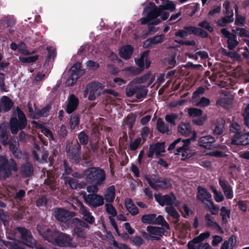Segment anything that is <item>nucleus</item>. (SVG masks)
<instances>
[{"label": "nucleus", "mask_w": 249, "mask_h": 249, "mask_svg": "<svg viewBox=\"0 0 249 249\" xmlns=\"http://www.w3.org/2000/svg\"><path fill=\"white\" fill-rule=\"evenodd\" d=\"M4 53L2 51L0 52V71H4L7 69L10 63L6 60L3 59Z\"/></svg>", "instance_id": "53"}, {"label": "nucleus", "mask_w": 249, "mask_h": 249, "mask_svg": "<svg viewBox=\"0 0 249 249\" xmlns=\"http://www.w3.org/2000/svg\"><path fill=\"white\" fill-rule=\"evenodd\" d=\"M0 219L5 227L8 225L9 216L3 210H0Z\"/></svg>", "instance_id": "58"}, {"label": "nucleus", "mask_w": 249, "mask_h": 249, "mask_svg": "<svg viewBox=\"0 0 249 249\" xmlns=\"http://www.w3.org/2000/svg\"><path fill=\"white\" fill-rule=\"evenodd\" d=\"M84 198L86 203L93 207H97L104 204V197L97 194L86 195L84 193Z\"/></svg>", "instance_id": "12"}, {"label": "nucleus", "mask_w": 249, "mask_h": 249, "mask_svg": "<svg viewBox=\"0 0 249 249\" xmlns=\"http://www.w3.org/2000/svg\"><path fill=\"white\" fill-rule=\"evenodd\" d=\"M148 92V90L144 86L137 85L136 91V97L138 99H142L145 97Z\"/></svg>", "instance_id": "41"}, {"label": "nucleus", "mask_w": 249, "mask_h": 249, "mask_svg": "<svg viewBox=\"0 0 249 249\" xmlns=\"http://www.w3.org/2000/svg\"><path fill=\"white\" fill-rule=\"evenodd\" d=\"M72 223L75 225V226H78L82 229H88L89 228L88 224L84 221L79 220L78 218H74L72 219Z\"/></svg>", "instance_id": "57"}, {"label": "nucleus", "mask_w": 249, "mask_h": 249, "mask_svg": "<svg viewBox=\"0 0 249 249\" xmlns=\"http://www.w3.org/2000/svg\"><path fill=\"white\" fill-rule=\"evenodd\" d=\"M215 142V138L211 136L207 135L201 137L198 141L200 146L204 147L206 149H211L212 144Z\"/></svg>", "instance_id": "26"}, {"label": "nucleus", "mask_w": 249, "mask_h": 249, "mask_svg": "<svg viewBox=\"0 0 249 249\" xmlns=\"http://www.w3.org/2000/svg\"><path fill=\"white\" fill-rule=\"evenodd\" d=\"M36 229L39 234L48 242L62 247L75 248L77 243L69 234L59 232L55 229L50 230L43 227L41 225H37Z\"/></svg>", "instance_id": "2"}, {"label": "nucleus", "mask_w": 249, "mask_h": 249, "mask_svg": "<svg viewBox=\"0 0 249 249\" xmlns=\"http://www.w3.org/2000/svg\"><path fill=\"white\" fill-rule=\"evenodd\" d=\"M34 159L38 162L42 163L48 161L49 154L47 151L40 148L39 145L35 144L32 151Z\"/></svg>", "instance_id": "13"}, {"label": "nucleus", "mask_w": 249, "mask_h": 249, "mask_svg": "<svg viewBox=\"0 0 249 249\" xmlns=\"http://www.w3.org/2000/svg\"><path fill=\"white\" fill-rule=\"evenodd\" d=\"M1 107L4 112L8 111L12 108L13 103L7 96H3L0 100Z\"/></svg>", "instance_id": "37"}, {"label": "nucleus", "mask_w": 249, "mask_h": 249, "mask_svg": "<svg viewBox=\"0 0 249 249\" xmlns=\"http://www.w3.org/2000/svg\"><path fill=\"white\" fill-rule=\"evenodd\" d=\"M233 98L231 95H226L224 97H221L216 102L218 106L228 108L232 103Z\"/></svg>", "instance_id": "35"}, {"label": "nucleus", "mask_w": 249, "mask_h": 249, "mask_svg": "<svg viewBox=\"0 0 249 249\" xmlns=\"http://www.w3.org/2000/svg\"><path fill=\"white\" fill-rule=\"evenodd\" d=\"M221 53L223 55L228 56L233 61L240 62L242 60L241 56L237 52L229 51L222 48Z\"/></svg>", "instance_id": "36"}, {"label": "nucleus", "mask_w": 249, "mask_h": 249, "mask_svg": "<svg viewBox=\"0 0 249 249\" xmlns=\"http://www.w3.org/2000/svg\"><path fill=\"white\" fill-rule=\"evenodd\" d=\"M133 52V48L130 45H127L120 49L119 53L121 57L127 59L129 58Z\"/></svg>", "instance_id": "33"}, {"label": "nucleus", "mask_w": 249, "mask_h": 249, "mask_svg": "<svg viewBox=\"0 0 249 249\" xmlns=\"http://www.w3.org/2000/svg\"><path fill=\"white\" fill-rule=\"evenodd\" d=\"M54 216L57 220L67 223L72 217L73 214L72 213L69 212L63 209L57 208L54 211Z\"/></svg>", "instance_id": "17"}, {"label": "nucleus", "mask_w": 249, "mask_h": 249, "mask_svg": "<svg viewBox=\"0 0 249 249\" xmlns=\"http://www.w3.org/2000/svg\"><path fill=\"white\" fill-rule=\"evenodd\" d=\"M79 117L75 114H72L70 119L69 124L71 130L75 129L79 124Z\"/></svg>", "instance_id": "45"}, {"label": "nucleus", "mask_w": 249, "mask_h": 249, "mask_svg": "<svg viewBox=\"0 0 249 249\" xmlns=\"http://www.w3.org/2000/svg\"><path fill=\"white\" fill-rule=\"evenodd\" d=\"M221 32L227 39V47L229 49L232 50L238 45L239 42L237 40L236 36L235 35L231 33L225 28L221 29Z\"/></svg>", "instance_id": "16"}, {"label": "nucleus", "mask_w": 249, "mask_h": 249, "mask_svg": "<svg viewBox=\"0 0 249 249\" xmlns=\"http://www.w3.org/2000/svg\"><path fill=\"white\" fill-rule=\"evenodd\" d=\"M22 37L23 40L29 43L30 45L34 46L36 42L39 41L41 36H40V34L39 32H37L33 36L25 35Z\"/></svg>", "instance_id": "40"}, {"label": "nucleus", "mask_w": 249, "mask_h": 249, "mask_svg": "<svg viewBox=\"0 0 249 249\" xmlns=\"http://www.w3.org/2000/svg\"><path fill=\"white\" fill-rule=\"evenodd\" d=\"M190 140H181V138H178L172 143L168 148V150H171L174 149L177 145L181 143L180 146H177V154H181L183 157H185L187 154L186 151L189 148V144L190 143Z\"/></svg>", "instance_id": "11"}, {"label": "nucleus", "mask_w": 249, "mask_h": 249, "mask_svg": "<svg viewBox=\"0 0 249 249\" xmlns=\"http://www.w3.org/2000/svg\"><path fill=\"white\" fill-rule=\"evenodd\" d=\"M197 190L198 193L196 195L197 199L205 204H207L205 202L208 203V201L211 200L212 195L206 188L199 186Z\"/></svg>", "instance_id": "22"}, {"label": "nucleus", "mask_w": 249, "mask_h": 249, "mask_svg": "<svg viewBox=\"0 0 249 249\" xmlns=\"http://www.w3.org/2000/svg\"><path fill=\"white\" fill-rule=\"evenodd\" d=\"M65 178V183L68 184L71 188L74 189L77 188V184L76 179L70 177Z\"/></svg>", "instance_id": "63"}, {"label": "nucleus", "mask_w": 249, "mask_h": 249, "mask_svg": "<svg viewBox=\"0 0 249 249\" xmlns=\"http://www.w3.org/2000/svg\"><path fill=\"white\" fill-rule=\"evenodd\" d=\"M137 88V85H132L128 84L125 89V92L127 96L132 97L134 94H136V91Z\"/></svg>", "instance_id": "51"}, {"label": "nucleus", "mask_w": 249, "mask_h": 249, "mask_svg": "<svg viewBox=\"0 0 249 249\" xmlns=\"http://www.w3.org/2000/svg\"><path fill=\"white\" fill-rule=\"evenodd\" d=\"M156 152V156L157 157L160 155L161 153L165 152V143L157 142L154 145H152Z\"/></svg>", "instance_id": "44"}, {"label": "nucleus", "mask_w": 249, "mask_h": 249, "mask_svg": "<svg viewBox=\"0 0 249 249\" xmlns=\"http://www.w3.org/2000/svg\"><path fill=\"white\" fill-rule=\"evenodd\" d=\"M110 237L111 244L112 245L113 247L117 248L119 249H130L129 247L125 244L118 243L115 240L114 237L112 235H110Z\"/></svg>", "instance_id": "52"}, {"label": "nucleus", "mask_w": 249, "mask_h": 249, "mask_svg": "<svg viewBox=\"0 0 249 249\" xmlns=\"http://www.w3.org/2000/svg\"><path fill=\"white\" fill-rule=\"evenodd\" d=\"M220 216L222 217L221 223L223 225L227 224L230 219L231 210L225 206H222L220 209Z\"/></svg>", "instance_id": "38"}, {"label": "nucleus", "mask_w": 249, "mask_h": 249, "mask_svg": "<svg viewBox=\"0 0 249 249\" xmlns=\"http://www.w3.org/2000/svg\"><path fill=\"white\" fill-rule=\"evenodd\" d=\"M105 207L107 213L111 217H115L117 215V212L113 206L110 203H106Z\"/></svg>", "instance_id": "48"}, {"label": "nucleus", "mask_w": 249, "mask_h": 249, "mask_svg": "<svg viewBox=\"0 0 249 249\" xmlns=\"http://www.w3.org/2000/svg\"><path fill=\"white\" fill-rule=\"evenodd\" d=\"M74 232L78 238H85L86 237V231L78 226H75Z\"/></svg>", "instance_id": "54"}, {"label": "nucleus", "mask_w": 249, "mask_h": 249, "mask_svg": "<svg viewBox=\"0 0 249 249\" xmlns=\"http://www.w3.org/2000/svg\"><path fill=\"white\" fill-rule=\"evenodd\" d=\"M80 150L81 146L78 143L75 144L71 150H67L72 162H78L79 161Z\"/></svg>", "instance_id": "23"}, {"label": "nucleus", "mask_w": 249, "mask_h": 249, "mask_svg": "<svg viewBox=\"0 0 249 249\" xmlns=\"http://www.w3.org/2000/svg\"><path fill=\"white\" fill-rule=\"evenodd\" d=\"M206 226L213 230H216L221 233H224V231L219 225L214 220V218L209 213H206L205 216Z\"/></svg>", "instance_id": "19"}, {"label": "nucleus", "mask_w": 249, "mask_h": 249, "mask_svg": "<svg viewBox=\"0 0 249 249\" xmlns=\"http://www.w3.org/2000/svg\"><path fill=\"white\" fill-rule=\"evenodd\" d=\"M178 115L175 113H171L166 115L165 117V121L175 125L176 124V120L178 118Z\"/></svg>", "instance_id": "56"}, {"label": "nucleus", "mask_w": 249, "mask_h": 249, "mask_svg": "<svg viewBox=\"0 0 249 249\" xmlns=\"http://www.w3.org/2000/svg\"><path fill=\"white\" fill-rule=\"evenodd\" d=\"M165 211L169 215L173 217L174 219H178L179 217V214L172 205L166 207L165 208Z\"/></svg>", "instance_id": "49"}, {"label": "nucleus", "mask_w": 249, "mask_h": 249, "mask_svg": "<svg viewBox=\"0 0 249 249\" xmlns=\"http://www.w3.org/2000/svg\"><path fill=\"white\" fill-rule=\"evenodd\" d=\"M15 24V21L12 16H3L0 19V28L4 29L10 26H13Z\"/></svg>", "instance_id": "30"}, {"label": "nucleus", "mask_w": 249, "mask_h": 249, "mask_svg": "<svg viewBox=\"0 0 249 249\" xmlns=\"http://www.w3.org/2000/svg\"><path fill=\"white\" fill-rule=\"evenodd\" d=\"M156 128L159 132L162 134L170 135L172 133L171 126L165 124L161 118L157 120L156 123Z\"/></svg>", "instance_id": "25"}, {"label": "nucleus", "mask_w": 249, "mask_h": 249, "mask_svg": "<svg viewBox=\"0 0 249 249\" xmlns=\"http://www.w3.org/2000/svg\"><path fill=\"white\" fill-rule=\"evenodd\" d=\"M162 4L159 7L154 3L149 2L144 8L142 14L143 17L140 19L142 24H148V28L150 33H155L157 29L155 25H158L162 20H165L169 16V12H173L176 7L173 1L169 0H161Z\"/></svg>", "instance_id": "1"}, {"label": "nucleus", "mask_w": 249, "mask_h": 249, "mask_svg": "<svg viewBox=\"0 0 249 249\" xmlns=\"http://www.w3.org/2000/svg\"><path fill=\"white\" fill-rule=\"evenodd\" d=\"M33 172L34 169L33 165L29 162H27L22 165L20 168V173L24 177H29L31 176L33 174Z\"/></svg>", "instance_id": "31"}, {"label": "nucleus", "mask_w": 249, "mask_h": 249, "mask_svg": "<svg viewBox=\"0 0 249 249\" xmlns=\"http://www.w3.org/2000/svg\"><path fill=\"white\" fill-rule=\"evenodd\" d=\"M198 26L202 28L205 29L210 32H212L213 30L211 23L207 20H203L198 23Z\"/></svg>", "instance_id": "60"}, {"label": "nucleus", "mask_w": 249, "mask_h": 249, "mask_svg": "<svg viewBox=\"0 0 249 249\" xmlns=\"http://www.w3.org/2000/svg\"><path fill=\"white\" fill-rule=\"evenodd\" d=\"M146 230L150 234L154 235L161 236L163 233L162 229L157 227L148 226Z\"/></svg>", "instance_id": "42"}, {"label": "nucleus", "mask_w": 249, "mask_h": 249, "mask_svg": "<svg viewBox=\"0 0 249 249\" xmlns=\"http://www.w3.org/2000/svg\"><path fill=\"white\" fill-rule=\"evenodd\" d=\"M2 243L8 249H24L18 243L14 241H3Z\"/></svg>", "instance_id": "46"}, {"label": "nucleus", "mask_w": 249, "mask_h": 249, "mask_svg": "<svg viewBox=\"0 0 249 249\" xmlns=\"http://www.w3.org/2000/svg\"><path fill=\"white\" fill-rule=\"evenodd\" d=\"M78 139L81 144L86 145L88 142V137L84 131L79 134Z\"/></svg>", "instance_id": "62"}, {"label": "nucleus", "mask_w": 249, "mask_h": 249, "mask_svg": "<svg viewBox=\"0 0 249 249\" xmlns=\"http://www.w3.org/2000/svg\"><path fill=\"white\" fill-rule=\"evenodd\" d=\"M104 197L107 202L111 203L114 201L115 197V188L114 185H112L106 189Z\"/></svg>", "instance_id": "32"}, {"label": "nucleus", "mask_w": 249, "mask_h": 249, "mask_svg": "<svg viewBox=\"0 0 249 249\" xmlns=\"http://www.w3.org/2000/svg\"><path fill=\"white\" fill-rule=\"evenodd\" d=\"M38 58L37 56H19V60L23 63H30L36 61Z\"/></svg>", "instance_id": "55"}, {"label": "nucleus", "mask_w": 249, "mask_h": 249, "mask_svg": "<svg viewBox=\"0 0 249 249\" xmlns=\"http://www.w3.org/2000/svg\"><path fill=\"white\" fill-rule=\"evenodd\" d=\"M178 131L182 135L188 136L191 133V127L189 123H181L178 126Z\"/></svg>", "instance_id": "39"}, {"label": "nucleus", "mask_w": 249, "mask_h": 249, "mask_svg": "<svg viewBox=\"0 0 249 249\" xmlns=\"http://www.w3.org/2000/svg\"><path fill=\"white\" fill-rule=\"evenodd\" d=\"M233 20V13H232L231 15L226 16L219 19L217 21V24L219 26L224 27L226 26L228 23L231 22Z\"/></svg>", "instance_id": "43"}, {"label": "nucleus", "mask_w": 249, "mask_h": 249, "mask_svg": "<svg viewBox=\"0 0 249 249\" xmlns=\"http://www.w3.org/2000/svg\"><path fill=\"white\" fill-rule=\"evenodd\" d=\"M155 198L161 206L166 205L167 206L172 205L174 201L176 199L175 196L173 194L166 195L160 194H155Z\"/></svg>", "instance_id": "18"}, {"label": "nucleus", "mask_w": 249, "mask_h": 249, "mask_svg": "<svg viewBox=\"0 0 249 249\" xmlns=\"http://www.w3.org/2000/svg\"><path fill=\"white\" fill-rule=\"evenodd\" d=\"M84 174L88 182L95 183L97 185L102 184L106 179L105 171L98 168H89L84 171Z\"/></svg>", "instance_id": "3"}, {"label": "nucleus", "mask_w": 249, "mask_h": 249, "mask_svg": "<svg viewBox=\"0 0 249 249\" xmlns=\"http://www.w3.org/2000/svg\"><path fill=\"white\" fill-rule=\"evenodd\" d=\"M67 102L65 110L68 113H71L77 107L79 104V100L74 95L71 94L69 97Z\"/></svg>", "instance_id": "21"}, {"label": "nucleus", "mask_w": 249, "mask_h": 249, "mask_svg": "<svg viewBox=\"0 0 249 249\" xmlns=\"http://www.w3.org/2000/svg\"><path fill=\"white\" fill-rule=\"evenodd\" d=\"M149 51L144 52L139 58L135 59V62L137 66L139 67L140 70H138L135 67H130L129 68L130 71H133L134 74H137L144 69H147L150 65L151 62L148 59Z\"/></svg>", "instance_id": "9"}, {"label": "nucleus", "mask_w": 249, "mask_h": 249, "mask_svg": "<svg viewBox=\"0 0 249 249\" xmlns=\"http://www.w3.org/2000/svg\"><path fill=\"white\" fill-rule=\"evenodd\" d=\"M231 143L234 145H246L249 144V132L237 133L232 137Z\"/></svg>", "instance_id": "15"}, {"label": "nucleus", "mask_w": 249, "mask_h": 249, "mask_svg": "<svg viewBox=\"0 0 249 249\" xmlns=\"http://www.w3.org/2000/svg\"><path fill=\"white\" fill-rule=\"evenodd\" d=\"M32 124L36 127L40 129L41 133L48 137L50 141H54V138L52 132L46 128L44 125L39 124L36 121H32Z\"/></svg>", "instance_id": "29"}, {"label": "nucleus", "mask_w": 249, "mask_h": 249, "mask_svg": "<svg viewBox=\"0 0 249 249\" xmlns=\"http://www.w3.org/2000/svg\"><path fill=\"white\" fill-rule=\"evenodd\" d=\"M184 29L187 31L188 34L189 33L198 36L203 38H206L208 36V33L200 28L194 26H186L184 28Z\"/></svg>", "instance_id": "28"}, {"label": "nucleus", "mask_w": 249, "mask_h": 249, "mask_svg": "<svg viewBox=\"0 0 249 249\" xmlns=\"http://www.w3.org/2000/svg\"><path fill=\"white\" fill-rule=\"evenodd\" d=\"M124 205L127 210L132 215H135L139 213V210L134 204L132 200L127 198L124 200Z\"/></svg>", "instance_id": "34"}, {"label": "nucleus", "mask_w": 249, "mask_h": 249, "mask_svg": "<svg viewBox=\"0 0 249 249\" xmlns=\"http://www.w3.org/2000/svg\"><path fill=\"white\" fill-rule=\"evenodd\" d=\"M28 107L31 116L33 118L36 119L39 118L41 117L47 116L49 114L51 108L50 106H47L42 108L40 110H36V112H34L33 109L32 107V105L30 103L28 104Z\"/></svg>", "instance_id": "20"}, {"label": "nucleus", "mask_w": 249, "mask_h": 249, "mask_svg": "<svg viewBox=\"0 0 249 249\" xmlns=\"http://www.w3.org/2000/svg\"><path fill=\"white\" fill-rule=\"evenodd\" d=\"M145 178L151 187L154 190H158L160 189L165 188L167 186L166 180L162 179L155 175H146Z\"/></svg>", "instance_id": "10"}, {"label": "nucleus", "mask_w": 249, "mask_h": 249, "mask_svg": "<svg viewBox=\"0 0 249 249\" xmlns=\"http://www.w3.org/2000/svg\"><path fill=\"white\" fill-rule=\"evenodd\" d=\"M142 139L141 137L137 138L130 142L129 149L131 151H135L138 149L139 146L142 144Z\"/></svg>", "instance_id": "47"}, {"label": "nucleus", "mask_w": 249, "mask_h": 249, "mask_svg": "<svg viewBox=\"0 0 249 249\" xmlns=\"http://www.w3.org/2000/svg\"><path fill=\"white\" fill-rule=\"evenodd\" d=\"M206 204L209 208V211L213 214L216 215L218 213L219 207L218 205H214L213 201L209 200L208 201V203Z\"/></svg>", "instance_id": "50"}, {"label": "nucleus", "mask_w": 249, "mask_h": 249, "mask_svg": "<svg viewBox=\"0 0 249 249\" xmlns=\"http://www.w3.org/2000/svg\"><path fill=\"white\" fill-rule=\"evenodd\" d=\"M188 113L190 116L195 117L200 116L202 114V111L200 109L191 108L188 109Z\"/></svg>", "instance_id": "61"}, {"label": "nucleus", "mask_w": 249, "mask_h": 249, "mask_svg": "<svg viewBox=\"0 0 249 249\" xmlns=\"http://www.w3.org/2000/svg\"><path fill=\"white\" fill-rule=\"evenodd\" d=\"M80 213L82 215V218L84 220L89 224H92L95 221V218L92 215L91 213L82 204L80 206Z\"/></svg>", "instance_id": "27"}, {"label": "nucleus", "mask_w": 249, "mask_h": 249, "mask_svg": "<svg viewBox=\"0 0 249 249\" xmlns=\"http://www.w3.org/2000/svg\"><path fill=\"white\" fill-rule=\"evenodd\" d=\"M27 119L25 114L20 109L17 110V115L12 117L10 121L11 131L13 134H17L19 130L25 128Z\"/></svg>", "instance_id": "4"}, {"label": "nucleus", "mask_w": 249, "mask_h": 249, "mask_svg": "<svg viewBox=\"0 0 249 249\" xmlns=\"http://www.w3.org/2000/svg\"><path fill=\"white\" fill-rule=\"evenodd\" d=\"M201 243L195 240L194 238L188 243V249H200Z\"/></svg>", "instance_id": "64"}, {"label": "nucleus", "mask_w": 249, "mask_h": 249, "mask_svg": "<svg viewBox=\"0 0 249 249\" xmlns=\"http://www.w3.org/2000/svg\"><path fill=\"white\" fill-rule=\"evenodd\" d=\"M81 63L77 62L73 64L69 71V78L66 82L67 86H72L76 83L78 78L84 73L83 70L81 69Z\"/></svg>", "instance_id": "8"}, {"label": "nucleus", "mask_w": 249, "mask_h": 249, "mask_svg": "<svg viewBox=\"0 0 249 249\" xmlns=\"http://www.w3.org/2000/svg\"><path fill=\"white\" fill-rule=\"evenodd\" d=\"M164 38V35H163L156 36L145 41L143 43V47L146 48H151L154 45L162 42Z\"/></svg>", "instance_id": "24"}, {"label": "nucleus", "mask_w": 249, "mask_h": 249, "mask_svg": "<svg viewBox=\"0 0 249 249\" xmlns=\"http://www.w3.org/2000/svg\"><path fill=\"white\" fill-rule=\"evenodd\" d=\"M142 221L144 224L160 225L166 229H169L170 226L162 215L158 216L155 213L144 214L142 217Z\"/></svg>", "instance_id": "7"}, {"label": "nucleus", "mask_w": 249, "mask_h": 249, "mask_svg": "<svg viewBox=\"0 0 249 249\" xmlns=\"http://www.w3.org/2000/svg\"><path fill=\"white\" fill-rule=\"evenodd\" d=\"M218 183L226 198L228 199H232L234 196L233 191L228 181L224 177H220L218 178Z\"/></svg>", "instance_id": "14"}, {"label": "nucleus", "mask_w": 249, "mask_h": 249, "mask_svg": "<svg viewBox=\"0 0 249 249\" xmlns=\"http://www.w3.org/2000/svg\"><path fill=\"white\" fill-rule=\"evenodd\" d=\"M130 240L133 245L137 247H140L143 243V240L140 236L131 237Z\"/></svg>", "instance_id": "59"}, {"label": "nucleus", "mask_w": 249, "mask_h": 249, "mask_svg": "<svg viewBox=\"0 0 249 249\" xmlns=\"http://www.w3.org/2000/svg\"><path fill=\"white\" fill-rule=\"evenodd\" d=\"M18 169L17 164L13 159L8 160L4 156L0 155V173L9 177L12 171L17 172Z\"/></svg>", "instance_id": "5"}, {"label": "nucleus", "mask_w": 249, "mask_h": 249, "mask_svg": "<svg viewBox=\"0 0 249 249\" xmlns=\"http://www.w3.org/2000/svg\"><path fill=\"white\" fill-rule=\"evenodd\" d=\"M104 88L102 84L93 82L89 83L86 87L84 92V97L88 98L90 101L94 100L97 97L100 96L101 90Z\"/></svg>", "instance_id": "6"}]
</instances>
